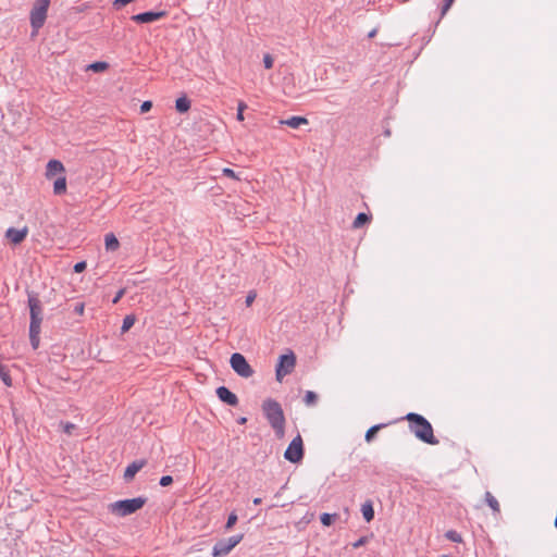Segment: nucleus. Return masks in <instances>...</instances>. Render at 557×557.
<instances>
[{
  "instance_id": "nucleus-1",
  "label": "nucleus",
  "mask_w": 557,
  "mask_h": 557,
  "mask_svg": "<svg viewBox=\"0 0 557 557\" xmlns=\"http://www.w3.org/2000/svg\"><path fill=\"white\" fill-rule=\"evenodd\" d=\"M405 419L409 422L410 431L420 441L430 445L438 444V440L434 436L431 423L423 416L410 412Z\"/></svg>"
},
{
  "instance_id": "nucleus-2",
  "label": "nucleus",
  "mask_w": 557,
  "mask_h": 557,
  "mask_svg": "<svg viewBox=\"0 0 557 557\" xmlns=\"http://www.w3.org/2000/svg\"><path fill=\"white\" fill-rule=\"evenodd\" d=\"M262 411L276 436L282 438L285 434V416L280 403L271 398L265 399L262 404Z\"/></svg>"
},
{
  "instance_id": "nucleus-3",
  "label": "nucleus",
  "mask_w": 557,
  "mask_h": 557,
  "mask_svg": "<svg viewBox=\"0 0 557 557\" xmlns=\"http://www.w3.org/2000/svg\"><path fill=\"white\" fill-rule=\"evenodd\" d=\"M146 497H136L132 499L117 500L109 505V510L119 517H125L141 509L146 504Z\"/></svg>"
},
{
  "instance_id": "nucleus-4",
  "label": "nucleus",
  "mask_w": 557,
  "mask_h": 557,
  "mask_svg": "<svg viewBox=\"0 0 557 557\" xmlns=\"http://www.w3.org/2000/svg\"><path fill=\"white\" fill-rule=\"evenodd\" d=\"M50 0H36L30 11L29 20L33 28V35H36L41 28L47 18L48 8Z\"/></svg>"
},
{
  "instance_id": "nucleus-5",
  "label": "nucleus",
  "mask_w": 557,
  "mask_h": 557,
  "mask_svg": "<svg viewBox=\"0 0 557 557\" xmlns=\"http://www.w3.org/2000/svg\"><path fill=\"white\" fill-rule=\"evenodd\" d=\"M230 363L232 369L242 377L248 379L255 373L246 358L239 352H234L231 356Z\"/></svg>"
},
{
  "instance_id": "nucleus-6",
  "label": "nucleus",
  "mask_w": 557,
  "mask_h": 557,
  "mask_svg": "<svg viewBox=\"0 0 557 557\" xmlns=\"http://www.w3.org/2000/svg\"><path fill=\"white\" fill-rule=\"evenodd\" d=\"M284 457L286 460L293 463H298L302 460L304 444L299 434L289 443L287 449L284 453Z\"/></svg>"
},
{
  "instance_id": "nucleus-7",
  "label": "nucleus",
  "mask_w": 557,
  "mask_h": 557,
  "mask_svg": "<svg viewBox=\"0 0 557 557\" xmlns=\"http://www.w3.org/2000/svg\"><path fill=\"white\" fill-rule=\"evenodd\" d=\"M295 364H296V357L293 352H290L288 355H282L280 357V361H278V363L276 366V370H275L276 380L278 382H281L285 375L289 374L294 370Z\"/></svg>"
},
{
  "instance_id": "nucleus-8",
  "label": "nucleus",
  "mask_w": 557,
  "mask_h": 557,
  "mask_svg": "<svg viewBox=\"0 0 557 557\" xmlns=\"http://www.w3.org/2000/svg\"><path fill=\"white\" fill-rule=\"evenodd\" d=\"M42 315H30L29 341L33 349H37L40 344L39 334L41 332Z\"/></svg>"
},
{
  "instance_id": "nucleus-9",
  "label": "nucleus",
  "mask_w": 557,
  "mask_h": 557,
  "mask_svg": "<svg viewBox=\"0 0 557 557\" xmlns=\"http://www.w3.org/2000/svg\"><path fill=\"white\" fill-rule=\"evenodd\" d=\"M28 228L24 226L23 228H14L10 227L5 232V238L13 245L21 244L27 236Z\"/></svg>"
},
{
  "instance_id": "nucleus-10",
  "label": "nucleus",
  "mask_w": 557,
  "mask_h": 557,
  "mask_svg": "<svg viewBox=\"0 0 557 557\" xmlns=\"http://www.w3.org/2000/svg\"><path fill=\"white\" fill-rule=\"evenodd\" d=\"M164 15H165L164 11H160V12L149 11V12H144V13L133 15L131 18L136 23L144 24V23H152L154 21H158L161 17H163Z\"/></svg>"
},
{
  "instance_id": "nucleus-11",
  "label": "nucleus",
  "mask_w": 557,
  "mask_h": 557,
  "mask_svg": "<svg viewBox=\"0 0 557 557\" xmlns=\"http://www.w3.org/2000/svg\"><path fill=\"white\" fill-rule=\"evenodd\" d=\"M146 465H147L146 459H138V460H135L132 463H129L124 471V475H123L124 480L126 482H131L134 479V476L136 475V473L138 471H140Z\"/></svg>"
},
{
  "instance_id": "nucleus-12",
  "label": "nucleus",
  "mask_w": 557,
  "mask_h": 557,
  "mask_svg": "<svg viewBox=\"0 0 557 557\" xmlns=\"http://www.w3.org/2000/svg\"><path fill=\"white\" fill-rule=\"evenodd\" d=\"M64 172H65V168H64L63 163L59 160L52 159L47 163L45 175L48 180H50L55 175H60V176L63 175Z\"/></svg>"
},
{
  "instance_id": "nucleus-13",
  "label": "nucleus",
  "mask_w": 557,
  "mask_h": 557,
  "mask_svg": "<svg viewBox=\"0 0 557 557\" xmlns=\"http://www.w3.org/2000/svg\"><path fill=\"white\" fill-rule=\"evenodd\" d=\"M216 395L221 401H223L230 406L235 407L238 405L237 396L225 386L218 387Z\"/></svg>"
},
{
  "instance_id": "nucleus-14",
  "label": "nucleus",
  "mask_w": 557,
  "mask_h": 557,
  "mask_svg": "<svg viewBox=\"0 0 557 557\" xmlns=\"http://www.w3.org/2000/svg\"><path fill=\"white\" fill-rule=\"evenodd\" d=\"M308 123H309L308 119H306L304 116H292L286 120L280 121V124L287 125L292 128H298L299 126L307 125Z\"/></svg>"
},
{
  "instance_id": "nucleus-15",
  "label": "nucleus",
  "mask_w": 557,
  "mask_h": 557,
  "mask_svg": "<svg viewBox=\"0 0 557 557\" xmlns=\"http://www.w3.org/2000/svg\"><path fill=\"white\" fill-rule=\"evenodd\" d=\"M232 550V548L228 546V544L225 543V541H219L214 546H213V549H212V555L214 557H222V556H226Z\"/></svg>"
},
{
  "instance_id": "nucleus-16",
  "label": "nucleus",
  "mask_w": 557,
  "mask_h": 557,
  "mask_svg": "<svg viewBox=\"0 0 557 557\" xmlns=\"http://www.w3.org/2000/svg\"><path fill=\"white\" fill-rule=\"evenodd\" d=\"M104 245L108 251H115L120 247V243L113 233H108L104 237Z\"/></svg>"
},
{
  "instance_id": "nucleus-17",
  "label": "nucleus",
  "mask_w": 557,
  "mask_h": 557,
  "mask_svg": "<svg viewBox=\"0 0 557 557\" xmlns=\"http://www.w3.org/2000/svg\"><path fill=\"white\" fill-rule=\"evenodd\" d=\"M484 498L485 503L493 510V512L495 515H498L500 512V506L498 500L493 496V494L491 492H485Z\"/></svg>"
},
{
  "instance_id": "nucleus-18",
  "label": "nucleus",
  "mask_w": 557,
  "mask_h": 557,
  "mask_svg": "<svg viewBox=\"0 0 557 557\" xmlns=\"http://www.w3.org/2000/svg\"><path fill=\"white\" fill-rule=\"evenodd\" d=\"M66 191V177L63 175L59 176L53 183V193L55 195H63Z\"/></svg>"
},
{
  "instance_id": "nucleus-19",
  "label": "nucleus",
  "mask_w": 557,
  "mask_h": 557,
  "mask_svg": "<svg viewBox=\"0 0 557 557\" xmlns=\"http://www.w3.org/2000/svg\"><path fill=\"white\" fill-rule=\"evenodd\" d=\"M361 512L367 522H370L373 520L374 509H373V505L370 500H367L366 503L362 504Z\"/></svg>"
},
{
  "instance_id": "nucleus-20",
  "label": "nucleus",
  "mask_w": 557,
  "mask_h": 557,
  "mask_svg": "<svg viewBox=\"0 0 557 557\" xmlns=\"http://www.w3.org/2000/svg\"><path fill=\"white\" fill-rule=\"evenodd\" d=\"M175 108L180 113H185L190 109V101L187 97H181L175 101Z\"/></svg>"
},
{
  "instance_id": "nucleus-21",
  "label": "nucleus",
  "mask_w": 557,
  "mask_h": 557,
  "mask_svg": "<svg viewBox=\"0 0 557 557\" xmlns=\"http://www.w3.org/2000/svg\"><path fill=\"white\" fill-rule=\"evenodd\" d=\"M370 221V216L366 213H359L354 223H352V227L354 228H360L361 226H363L367 222Z\"/></svg>"
},
{
  "instance_id": "nucleus-22",
  "label": "nucleus",
  "mask_w": 557,
  "mask_h": 557,
  "mask_svg": "<svg viewBox=\"0 0 557 557\" xmlns=\"http://www.w3.org/2000/svg\"><path fill=\"white\" fill-rule=\"evenodd\" d=\"M317 401H318V395L312 391H307L306 395L304 397L305 405L308 407H312L317 404Z\"/></svg>"
},
{
  "instance_id": "nucleus-23",
  "label": "nucleus",
  "mask_w": 557,
  "mask_h": 557,
  "mask_svg": "<svg viewBox=\"0 0 557 557\" xmlns=\"http://www.w3.org/2000/svg\"><path fill=\"white\" fill-rule=\"evenodd\" d=\"M386 424H376V425H373L371 426L367 432H366V436H364V440L370 443L375 434L377 433L379 430H381L382 428H384Z\"/></svg>"
},
{
  "instance_id": "nucleus-24",
  "label": "nucleus",
  "mask_w": 557,
  "mask_h": 557,
  "mask_svg": "<svg viewBox=\"0 0 557 557\" xmlns=\"http://www.w3.org/2000/svg\"><path fill=\"white\" fill-rule=\"evenodd\" d=\"M338 517L337 513H327L324 512L321 515L320 519L323 525L329 527L332 522Z\"/></svg>"
},
{
  "instance_id": "nucleus-25",
  "label": "nucleus",
  "mask_w": 557,
  "mask_h": 557,
  "mask_svg": "<svg viewBox=\"0 0 557 557\" xmlns=\"http://www.w3.org/2000/svg\"><path fill=\"white\" fill-rule=\"evenodd\" d=\"M0 377L7 386L12 385V379L9 374V371L1 363H0Z\"/></svg>"
},
{
  "instance_id": "nucleus-26",
  "label": "nucleus",
  "mask_w": 557,
  "mask_h": 557,
  "mask_svg": "<svg viewBox=\"0 0 557 557\" xmlns=\"http://www.w3.org/2000/svg\"><path fill=\"white\" fill-rule=\"evenodd\" d=\"M135 323V315H125V319L123 321L121 332L125 333L127 332Z\"/></svg>"
},
{
  "instance_id": "nucleus-27",
  "label": "nucleus",
  "mask_w": 557,
  "mask_h": 557,
  "mask_svg": "<svg viewBox=\"0 0 557 557\" xmlns=\"http://www.w3.org/2000/svg\"><path fill=\"white\" fill-rule=\"evenodd\" d=\"M109 67V64L107 62H95L91 63L88 69L94 72H103Z\"/></svg>"
},
{
  "instance_id": "nucleus-28",
  "label": "nucleus",
  "mask_w": 557,
  "mask_h": 557,
  "mask_svg": "<svg viewBox=\"0 0 557 557\" xmlns=\"http://www.w3.org/2000/svg\"><path fill=\"white\" fill-rule=\"evenodd\" d=\"M445 536L449 541L455 542V543H460L462 541L461 535L458 532L454 531V530L447 531Z\"/></svg>"
},
{
  "instance_id": "nucleus-29",
  "label": "nucleus",
  "mask_w": 557,
  "mask_h": 557,
  "mask_svg": "<svg viewBox=\"0 0 557 557\" xmlns=\"http://www.w3.org/2000/svg\"><path fill=\"white\" fill-rule=\"evenodd\" d=\"M246 108H247V104L244 101L238 102L236 119L240 122L244 121V119H245L244 111L246 110Z\"/></svg>"
},
{
  "instance_id": "nucleus-30",
  "label": "nucleus",
  "mask_w": 557,
  "mask_h": 557,
  "mask_svg": "<svg viewBox=\"0 0 557 557\" xmlns=\"http://www.w3.org/2000/svg\"><path fill=\"white\" fill-rule=\"evenodd\" d=\"M242 539H243V535H233L224 541L233 549L242 541Z\"/></svg>"
},
{
  "instance_id": "nucleus-31",
  "label": "nucleus",
  "mask_w": 557,
  "mask_h": 557,
  "mask_svg": "<svg viewBox=\"0 0 557 557\" xmlns=\"http://www.w3.org/2000/svg\"><path fill=\"white\" fill-rule=\"evenodd\" d=\"M60 425L62 426L63 432L69 435H71L72 432L76 429L75 424L71 422H61Z\"/></svg>"
},
{
  "instance_id": "nucleus-32",
  "label": "nucleus",
  "mask_w": 557,
  "mask_h": 557,
  "mask_svg": "<svg viewBox=\"0 0 557 557\" xmlns=\"http://www.w3.org/2000/svg\"><path fill=\"white\" fill-rule=\"evenodd\" d=\"M222 173H223V175H225V176H227L230 178L239 180L238 175L232 169L224 168L222 170Z\"/></svg>"
},
{
  "instance_id": "nucleus-33",
  "label": "nucleus",
  "mask_w": 557,
  "mask_h": 557,
  "mask_svg": "<svg viewBox=\"0 0 557 557\" xmlns=\"http://www.w3.org/2000/svg\"><path fill=\"white\" fill-rule=\"evenodd\" d=\"M237 521V515L235 512H232L228 518H227V522H226V529H231Z\"/></svg>"
},
{
  "instance_id": "nucleus-34",
  "label": "nucleus",
  "mask_w": 557,
  "mask_h": 557,
  "mask_svg": "<svg viewBox=\"0 0 557 557\" xmlns=\"http://www.w3.org/2000/svg\"><path fill=\"white\" fill-rule=\"evenodd\" d=\"M263 64L265 69H271L273 66V58L271 57V54H264Z\"/></svg>"
},
{
  "instance_id": "nucleus-35",
  "label": "nucleus",
  "mask_w": 557,
  "mask_h": 557,
  "mask_svg": "<svg viewBox=\"0 0 557 557\" xmlns=\"http://www.w3.org/2000/svg\"><path fill=\"white\" fill-rule=\"evenodd\" d=\"M173 483V478L171 475H164L160 479L161 486H169Z\"/></svg>"
},
{
  "instance_id": "nucleus-36",
  "label": "nucleus",
  "mask_w": 557,
  "mask_h": 557,
  "mask_svg": "<svg viewBox=\"0 0 557 557\" xmlns=\"http://www.w3.org/2000/svg\"><path fill=\"white\" fill-rule=\"evenodd\" d=\"M86 267H87V263L85 261L77 262L74 265V272L81 273L86 269Z\"/></svg>"
},
{
  "instance_id": "nucleus-37",
  "label": "nucleus",
  "mask_w": 557,
  "mask_h": 557,
  "mask_svg": "<svg viewBox=\"0 0 557 557\" xmlns=\"http://www.w3.org/2000/svg\"><path fill=\"white\" fill-rule=\"evenodd\" d=\"M454 1L455 0H444V4L442 7V16L446 14V12L449 10Z\"/></svg>"
},
{
  "instance_id": "nucleus-38",
  "label": "nucleus",
  "mask_w": 557,
  "mask_h": 557,
  "mask_svg": "<svg viewBox=\"0 0 557 557\" xmlns=\"http://www.w3.org/2000/svg\"><path fill=\"white\" fill-rule=\"evenodd\" d=\"M152 107V102L151 101H144L140 106V112L141 113H145V112H148Z\"/></svg>"
},
{
  "instance_id": "nucleus-39",
  "label": "nucleus",
  "mask_w": 557,
  "mask_h": 557,
  "mask_svg": "<svg viewBox=\"0 0 557 557\" xmlns=\"http://www.w3.org/2000/svg\"><path fill=\"white\" fill-rule=\"evenodd\" d=\"M256 293L255 292H250L247 297H246V304L247 306H250L252 304V301L256 299Z\"/></svg>"
},
{
  "instance_id": "nucleus-40",
  "label": "nucleus",
  "mask_w": 557,
  "mask_h": 557,
  "mask_svg": "<svg viewBox=\"0 0 557 557\" xmlns=\"http://www.w3.org/2000/svg\"><path fill=\"white\" fill-rule=\"evenodd\" d=\"M367 543V537H360L357 542L352 544L354 548H358Z\"/></svg>"
},
{
  "instance_id": "nucleus-41",
  "label": "nucleus",
  "mask_w": 557,
  "mask_h": 557,
  "mask_svg": "<svg viewBox=\"0 0 557 557\" xmlns=\"http://www.w3.org/2000/svg\"><path fill=\"white\" fill-rule=\"evenodd\" d=\"M74 313H83L84 311V304L83 302H77L74 307Z\"/></svg>"
},
{
  "instance_id": "nucleus-42",
  "label": "nucleus",
  "mask_w": 557,
  "mask_h": 557,
  "mask_svg": "<svg viewBox=\"0 0 557 557\" xmlns=\"http://www.w3.org/2000/svg\"><path fill=\"white\" fill-rule=\"evenodd\" d=\"M123 295H124V289H120L117 292V294L115 295V297L113 298L112 302L116 304L122 298Z\"/></svg>"
},
{
  "instance_id": "nucleus-43",
  "label": "nucleus",
  "mask_w": 557,
  "mask_h": 557,
  "mask_svg": "<svg viewBox=\"0 0 557 557\" xmlns=\"http://www.w3.org/2000/svg\"><path fill=\"white\" fill-rule=\"evenodd\" d=\"M246 422H247V418H245V417H242L238 419L239 424H245Z\"/></svg>"
},
{
  "instance_id": "nucleus-44",
  "label": "nucleus",
  "mask_w": 557,
  "mask_h": 557,
  "mask_svg": "<svg viewBox=\"0 0 557 557\" xmlns=\"http://www.w3.org/2000/svg\"><path fill=\"white\" fill-rule=\"evenodd\" d=\"M261 502H262V499H261V498H259V497H257V498H255V499H253V504H255V505H259V504H261Z\"/></svg>"
},
{
  "instance_id": "nucleus-45",
  "label": "nucleus",
  "mask_w": 557,
  "mask_h": 557,
  "mask_svg": "<svg viewBox=\"0 0 557 557\" xmlns=\"http://www.w3.org/2000/svg\"><path fill=\"white\" fill-rule=\"evenodd\" d=\"M35 312V306L30 302V314H34Z\"/></svg>"
},
{
  "instance_id": "nucleus-46",
  "label": "nucleus",
  "mask_w": 557,
  "mask_h": 557,
  "mask_svg": "<svg viewBox=\"0 0 557 557\" xmlns=\"http://www.w3.org/2000/svg\"><path fill=\"white\" fill-rule=\"evenodd\" d=\"M375 35V30L370 32L369 37H373Z\"/></svg>"
},
{
  "instance_id": "nucleus-47",
  "label": "nucleus",
  "mask_w": 557,
  "mask_h": 557,
  "mask_svg": "<svg viewBox=\"0 0 557 557\" xmlns=\"http://www.w3.org/2000/svg\"><path fill=\"white\" fill-rule=\"evenodd\" d=\"M440 557H448V556H447V555H442V556H440Z\"/></svg>"
}]
</instances>
